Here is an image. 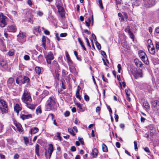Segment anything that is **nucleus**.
Returning a JSON list of instances; mask_svg holds the SVG:
<instances>
[{
  "label": "nucleus",
  "mask_w": 159,
  "mask_h": 159,
  "mask_svg": "<svg viewBox=\"0 0 159 159\" xmlns=\"http://www.w3.org/2000/svg\"><path fill=\"white\" fill-rule=\"evenodd\" d=\"M148 43L149 44L148 45H153L152 40L150 39H148Z\"/></svg>",
  "instance_id": "69168bd1"
},
{
  "label": "nucleus",
  "mask_w": 159,
  "mask_h": 159,
  "mask_svg": "<svg viewBox=\"0 0 159 159\" xmlns=\"http://www.w3.org/2000/svg\"><path fill=\"white\" fill-rule=\"evenodd\" d=\"M144 150L146 152H148V153L150 152V151L149 149V148L147 147H146L145 148H144Z\"/></svg>",
  "instance_id": "e2e57ef3"
},
{
  "label": "nucleus",
  "mask_w": 159,
  "mask_h": 159,
  "mask_svg": "<svg viewBox=\"0 0 159 159\" xmlns=\"http://www.w3.org/2000/svg\"><path fill=\"white\" fill-rule=\"evenodd\" d=\"M0 111H1L2 114L6 113L7 112L8 110V107L5 102L2 99H0Z\"/></svg>",
  "instance_id": "7ed1b4c3"
},
{
  "label": "nucleus",
  "mask_w": 159,
  "mask_h": 159,
  "mask_svg": "<svg viewBox=\"0 0 159 159\" xmlns=\"http://www.w3.org/2000/svg\"><path fill=\"white\" fill-rule=\"evenodd\" d=\"M78 41L79 42L81 46L83 49L85 51H86V49L85 48L83 42L80 39V38H78Z\"/></svg>",
  "instance_id": "bb28decb"
},
{
  "label": "nucleus",
  "mask_w": 159,
  "mask_h": 159,
  "mask_svg": "<svg viewBox=\"0 0 159 159\" xmlns=\"http://www.w3.org/2000/svg\"><path fill=\"white\" fill-rule=\"evenodd\" d=\"M70 150L72 152H75L76 150V148L75 146H72L71 147Z\"/></svg>",
  "instance_id": "052dcab7"
},
{
  "label": "nucleus",
  "mask_w": 159,
  "mask_h": 159,
  "mask_svg": "<svg viewBox=\"0 0 159 159\" xmlns=\"http://www.w3.org/2000/svg\"><path fill=\"white\" fill-rule=\"evenodd\" d=\"M134 75L136 79H138L139 77H142L143 74L142 70L136 71L134 74Z\"/></svg>",
  "instance_id": "ddd939ff"
},
{
  "label": "nucleus",
  "mask_w": 159,
  "mask_h": 159,
  "mask_svg": "<svg viewBox=\"0 0 159 159\" xmlns=\"http://www.w3.org/2000/svg\"><path fill=\"white\" fill-rule=\"evenodd\" d=\"M16 83L18 84H24L25 83H28L30 81V79L28 77L24 76L22 78L21 75L19 76L16 80Z\"/></svg>",
  "instance_id": "20e7f679"
},
{
  "label": "nucleus",
  "mask_w": 159,
  "mask_h": 159,
  "mask_svg": "<svg viewBox=\"0 0 159 159\" xmlns=\"http://www.w3.org/2000/svg\"><path fill=\"white\" fill-rule=\"evenodd\" d=\"M53 145L52 144H50V157L52 155V154L53 151Z\"/></svg>",
  "instance_id": "5fc2aeb1"
},
{
  "label": "nucleus",
  "mask_w": 159,
  "mask_h": 159,
  "mask_svg": "<svg viewBox=\"0 0 159 159\" xmlns=\"http://www.w3.org/2000/svg\"><path fill=\"white\" fill-rule=\"evenodd\" d=\"M45 110L46 111L50 110V101L49 100H47L45 105Z\"/></svg>",
  "instance_id": "412c9836"
},
{
  "label": "nucleus",
  "mask_w": 159,
  "mask_h": 159,
  "mask_svg": "<svg viewBox=\"0 0 159 159\" xmlns=\"http://www.w3.org/2000/svg\"><path fill=\"white\" fill-rule=\"evenodd\" d=\"M42 29L43 31L44 34L46 35H48L49 32L47 30L45 29L43 27L41 28Z\"/></svg>",
  "instance_id": "a19ab883"
},
{
  "label": "nucleus",
  "mask_w": 159,
  "mask_h": 159,
  "mask_svg": "<svg viewBox=\"0 0 159 159\" xmlns=\"http://www.w3.org/2000/svg\"><path fill=\"white\" fill-rule=\"evenodd\" d=\"M8 18L4 16L2 14L0 15V26L1 27H4L7 24V21Z\"/></svg>",
  "instance_id": "39448f33"
},
{
  "label": "nucleus",
  "mask_w": 159,
  "mask_h": 159,
  "mask_svg": "<svg viewBox=\"0 0 159 159\" xmlns=\"http://www.w3.org/2000/svg\"><path fill=\"white\" fill-rule=\"evenodd\" d=\"M125 91L127 96L129 100H130V98L129 97L130 95L129 89H125Z\"/></svg>",
  "instance_id": "473e14b6"
},
{
  "label": "nucleus",
  "mask_w": 159,
  "mask_h": 159,
  "mask_svg": "<svg viewBox=\"0 0 159 159\" xmlns=\"http://www.w3.org/2000/svg\"><path fill=\"white\" fill-rule=\"evenodd\" d=\"M22 101L25 103L30 102L32 99L30 92L26 90H25L21 97Z\"/></svg>",
  "instance_id": "f257e3e1"
},
{
  "label": "nucleus",
  "mask_w": 159,
  "mask_h": 159,
  "mask_svg": "<svg viewBox=\"0 0 159 159\" xmlns=\"http://www.w3.org/2000/svg\"><path fill=\"white\" fill-rule=\"evenodd\" d=\"M57 7L61 16L63 18L65 15V12L63 8L59 5H57Z\"/></svg>",
  "instance_id": "1a4fd4ad"
},
{
  "label": "nucleus",
  "mask_w": 159,
  "mask_h": 159,
  "mask_svg": "<svg viewBox=\"0 0 159 159\" xmlns=\"http://www.w3.org/2000/svg\"><path fill=\"white\" fill-rule=\"evenodd\" d=\"M32 117V115L31 114L28 115H22L20 117L23 120H25V119H28Z\"/></svg>",
  "instance_id": "6ab92c4d"
},
{
  "label": "nucleus",
  "mask_w": 159,
  "mask_h": 159,
  "mask_svg": "<svg viewBox=\"0 0 159 159\" xmlns=\"http://www.w3.org/2000/svg\"><path fill=\"white\" fill-rule=\"evenodd\" d=\"M70 72L74 74H76L77 72L76 70V68L74 66L72 67L71 68L69 67Z\"/></svg>",
  "instance_id": "393cba45"
},
{
  "label": "nucleus",
  "mask_w": 159,
  "mask_h": 159,
  "mask_svg": "<svg viewBox=\"0 0 159 159\" xmlns=\"http://www.w3.org/2000/svg\"><path fill=\"white\" fill-rule=\"evenodd\" d=\"M90 21H90V20L89 19V22H87V21H85V23L86 24V25L87 26L89 27V26H90Z\"/></svg>",
  "instance_id": "0e129e2a"
},
{
  "label": "nucleus",
  "mask_w": 159,
  "mask_h": 159,
  "mask_svg": "<svg viewBox=\"0 0 159 159\" xmlns=\"http://www.w3.org/2000/svg\"><path fill=\"white\" fill-rule=\"evenodd\" d=\"M69 132L73 136L75 135L73 130L71 128H69L68 129Z\"/></svg>",
  "instance_id": "ea45409f"
},
{
  "label": "nucleus",
  "mask_w": 159,
  "mask_h": 159,
  "mask_svg": "<svg viewBox=\"0 0 159 159\" xmlns=\"http://www.w3.org/2000/svg\"><path fill=\"white\" fill-rule=\"evenodd\" d=\"M123 18H124V20H126L128 18V16L127 13L125 12H123Z\"/></svg>",
  "instance_id": "8fccbe9b"
},
{
  "label": "nucleus",
  "mask_w": 159,
  "mask_h": 159,
  "mask_svg": "<svg viewBox=\"0 0 159 159\" xmlns=\"http://www.w3.org/2000/svg\"><path fill=\"white\" fill-rule=\"evenodd\" d=\"M14 109L16 113L18 114L19 112V111L21 110V108L18 104H16L14 107Z\"/></svg>",
  "instance_id": "a211bd4d"
},
{
  "label": "nucleus",
  "mask_w": 159,
  "mask_h": 159,
  "mask_svg": "<svg viewBox=\"0 0 159 159\" xmlns=\"http://www.w3.org/2000/svg\"><path fill=\"white\" fill-rule=\"evenodd\" d=\"M85 38L86 40L87 45L89 47H91V46H90V45L89 43V42L88 39L87 38Z\"/></svg>",
  "instance_id": "bf43d9fd"
},
{
  "label": "nucleus",
  "mask_w": 159,
  "mask_h": 159,
  "mask_svg": "<svg viewBox=\"0 0 159 159\" xmlns=\"http://www.w3.org/2000/svg\"><path fill=\"white\" fill-rule=\"evenodd\" d=\"M117 68H118V72L119 73H120V70L121 69V65L120 64H118L117 65Z\"/></svg>",
  "instance_id": "3c124183"
},
{
  "label": "nucleus",
  "mask_w": 159,
  "mask_h": 159,
  "mask_svg": "<svg viewBox=\"0 0 159 159\" xmlns=\"http://www.w3.org/2000/svg\"><path fill=\"white\" fill-rule=\"evenodd\" d=\"M134 62L135 65L138 67H141L143 65L142 62L140 61L137 58L134 59Z\"/></svg>",
  "instance_id": "2eb2a0df"
},
{
  "label": "nucleus",
  "mask_w": 159,
  "mask_h": 159,
  "mask_svg": "<svg viewBox=\"0 0 159 159\" xmlns=\"http://www.w3.org/2000/svg\"><path fill=\"white\" fill-rule=\"evenodd\" d=\"M98 3L99 4V6L101 8L103 9V7L102 5V1L101 0H98Z\"/></svg>",
  "instance_id": "09e8293b"
},
{
  "label": "nucleus",
  "mask_w": 159,
  "mask_h": 159,
  "mask_svg": "<svg viewBox=\"0 0 159 159\" xmlns=\"http://www.w3.org/2000/svg\"><path fill=\"white\" fill-rule=\"evenodd\" d=\"M24 59L25 60L28 61L29 60L30 57L28 55H26L24 56Z\"/></svg>",
  "instance_id": "de8ad7c7"
},
{
  "label": "nucleus",
  "mask_w": 159,
  "mask_h": 159,
  "mask_svg": "<svg viewBox=\"0 0 159 159\" xmlns=\"http://www.w3.org/2000/svg\"><path fill=\"white\" fill-rule=\"evenodd\" d=\"M35 70L36 73L38 75L41 74V70L40 67L36 66L35 68Z\"/></svg>",
  "instance_id": "cd10ccee"
},
{
  "label": "nucleus",
  "mask_w": 159,
  "mask_h": 159,
  "mask_svg": "<svg viewBox=\"0 0 159 159\" xmlns=\"http://www.w3.org/2000/svg\"><path fill=\"white\" fill-rule=\"evenodd\" d=\"M45 57L47 61V63L48 64H50V54L48 53V54L45 55Z\"/></svg>",
  "instance_id": "72a5a7b5"
},
{
  "label": "nucleus",
  "mask_w": 159,
  "mask_h": 159,
  "mask_svg": "<svg viewBox=\"0 0 159 159\" xmlns=\"http://www.w3.org/2000/svg\"><path fill=\"white\" fill-rule=\"evenodd\" d=\"M51 19L52 20V22L53 23L55 24L56 22V20L53 16H50V20Z\"/></svg>",
  "instance_id": "37998d69"
},
{
  "label": "nucleus",
  "mask_w": 159,
  "mask_h": 159,
  "mask_svg": "<svg viewBox=\"0 0 159 159\" xmlns=\"http://www.w3.org/2000/svg\"><path fill=\"white\" fill-rule=\"evenodd\" d=\"M7 85L10 89L13 88L15 84L14 79L12 77L9 78L7 81Z\"/></svg>",
  "instance_id": "6e6552de"
},
{
  "label": "nucleus",
  "mask_w": 159,
  "mask_h": 159,
  "mask_svg": "<svg viewBox=\"0 0 159 159\" xmlns=\"http://www.w3.org/2000/svg\"><path fill=\"white\" fill-rule=\"evenodd\" d=\"M152 107L157 108L158 107H159V98L152 101L151 102Z\"/></svg>",
  "instance_id": "f8f14e48"
},
{
  "label": "nucleus",
  "mask_w": 159,
  "mask_h": 159,
  "mask_svg": "<svg viewBox=\"0 0 159 159\" xmlns=\"http://www.w3.org/2000/svg\"><path fill=\"white\" fill-rule=\"evenodd\" d=\"M102 79L104 81L106 82H108L107 79V78H105L104 75H102Z\"/></svg>",
  "instance_id": "4d7b16f0"
},
{
  "label": "nucleus",
  "mask_w": 159,
  "mask_h": 159,
  "mask_svg": "<svg viewBox=\"0 0 159 159\" xmlns=\"http://www.w3.org/2000/svg\"><path fill=\"white\" fill-rule=\"evenodd\" d=\"M25 68L24 66L22 64H20L19 66V69L20 70H23Z\"/></svg>",
  "instance_id": "4c0bfd02"
},
{
  "label": "nucleus",
  "mask_w": 159,
  "mask_h": 159,
  "mask_svg": "<svg viewBox=\"0 0 159 159\" xmlns=\"http://www.w3.org/2000/svg\"><path fill=\"white\" fill-rule=\"evenodd\" d=\"M67 61L69 66L73 64V61L71 60L70 58L67 59Z\"/></svg>",
  "instance_id": "e433bc0d"
},
{
  "label": "nucleus",
  "mask_w": 159,
  "mask_h": 159,
  "mask_svg": "<svg viewBox=\"0 0 159 159\" xmlns=\"http://www.w3.org/2000/svg\"><path fill=\"white\" fill-rule=\"evenodd\" d=\"M52 63L56 66H58L57 62L55 61H53Z\"/></svg>",
  "instance_id": "774afa93"
},
{
  "label": "nucleus",
  "mask_w": 159,
  "mask_h": 159,
  "mask_svg": "<svg viewBox=\"0 0 159 159\" xmlns=\"http://www.w3.org/2000/svg\"><path fill=\"white\" fill-rule=\"evenodd\" d=\"M102 150L104 152H106L108 151V149L107 146L104 144L102 145Z\"/></svg>",
  "instance_id": "f704fd0d"
},
{
  "label": "nucleus",
  "mask_w": 159,
  "mask_h": 159,
  "mask_svg": "<svg viewBox=\"0 0 159 159\" xmlns=\"http://www.w3.org/2000/svg\"><path fill=\"white\" fill-rule=\"evenodd\" d=\"M16 126L17 127L19 132H22L23 131V130L21 125L19 123L16 124Z\"/></svg>",
  "instance_id": "a878e982"
},
{
  "label": "nucleus",
  "mask_w": 159,
  "mask_h": 159,
  "mask_svg": "<svg viewBox=\"0 0 159 159\" xmlns=\"http://www.w3.org/2000/svg\"><path fill=\"white\" fill-rule=\"evenodd\" d=\"M147 48L149 52L151 54L154 55L155 51L154 46L148 45Z\"/></svg>",
  "instance_id": "9b49d317"
},
{
  "label": "nucleus",
  "mask_w": 159,
  "mask_h": 159,
  "mask_svg": "<svg viewBox=\"0 0 159 159\" xmlns=\"http://www.w3.org/2000/svg\"><path fill=\"white\" fill-rule=\"evenodd\" d=\"M37 114H41L42 113L41 107L40 106L38 107L36 109Z\"/></svg>",
  "instance_id": "7c9ffc66"
},
{
  "label": "nucleus",
  "mask_w": 159,
  "mask_h": 159,
  "mask_svg": "<svg viewBox=\"0 0 159 159\" xmlns=\"http://www.w3.org/2000/svg\"><path fill=\"white\" fill-rule=\"evenodd\" d=\"M0 65L3 68L6 69L7 67V65L6 60L1 59L0 60Z\"/></svg>",
  "instance_id": "4468645a"
},
{
  "label": "nucleus",
  "mask_w": 159,
  "mask_h": 159,
  "mask_svg": "<svg viewBox=\"0 0 159 159\" xmlns=\"http://www.w3.org/2000/svg\"><path fill=\"white\" fill-rule=\"evenodd\" d=\"M7 30L9 32L15 33L16 31L17 27L16 25L13 22H12L7 26Z\"/></svg>",
  "instance_id": "423d86ee"
},
{
  "label": "nucleus",
  "mask_w": 159,
  "mask_h": 159,
  "mask_svg": "<svg viewBox=\"0 0 159 159\" xmlns=\"http://www.w3.org/2000/svg\"><path fill=\"white\" fill-rule=\"evenodd\" d=\"M84 99L86 101H89V97L87 95H85L84 96Z\"/></svg>",
  "instance_id": "6e6d98bb"
},
{
  "label": "nucleus",
  "mask_w": 159,
  "mask_h": 159,
  "mask_svg": "<svg viewBox=\"0 0 159 159\" xmlns=\"http://www.w3.org/2000/svg\"><path fill=\"white\" fill-rule=\"evenodd\" d=\"M39 144H37L35 146V152L37 155L39 156Z\"/></svg>",
  "instance_id": "c85d7f7f"
},
{
  "label": "nucleus",
  "mask_w": 159,
  "mask_h": 159,
  "mask_svg": "<svg viewBox=\"0 0 159 159\" xmlns=\"http://www.w3.org/2000/svg\"><path fill=\"white\" fill-rule=\"evenodd\" d=\"M116 110L115 111V121L116 122H117L118 120V118H119V117H118V116L116 114Z\"/></svg>",
  "instance_id": "c03bdc74"
},
{
  "label": "nucleus",
  "mask_w": 159,
  "mask_h": 159,
  "mask_svg": "<svg viewBox=\"0 0 159 159\" xmlns=\"http://www.w3.org/2000/svg\"><path fill=\"white\" fill-rule=\"evenodd\" d=\"M118 16L121 18V19L122 21L124 20V18H123V16L121 13H119L118 14Z\"/></svg>",
  "instance_id": "a18cd8bd"
},
{
  "label": "nucleus",
  "mask_w": 159,
  "mask_h": 159,
  "mask_svg": "<svg viewBox=\"0 0 159 159\" xmlns=\"http://www.w3.org/2000/svg\"><path fill=\"white\" fill-rule=\"evenodd\" d=\"M38 130L39 129L37 128L34 127L33 128H31L30 129V133L31 135H32V134L36 133L38 131Z\"/></svg>",
  "instance_id": "f3484780"
},
{
  "label": "nucleus",
  "mask_w": 159,
  "mask_h": 159,
  "mask_svg": "<svg viewBox=\"0 0 159 159\" xmlns=\"http://www.w3.org/2000/svg\"><path fill=\"white\" fill-rule=\"evenodd\" d=\"M139 56L141 60L146 64L148 62V58L145 53L140 51H139Z\"/></svg>",
  "instance_id": "0eeeda50"
},
{
  "label": "nucleus",
  "mask_w": 159,
  "mask_h": 159,
  "mask_svg": "<svg viewBox=\"0 0 159 159\" xmlns=\"http://www.w3.org/2000/svg\"><path fill=\"white\" fill-rule=\"evenodd\" d=\"M70 114V112L68 111H66L64 113V115L65 116H68Z\"/></svg>",
  "instance_id": "13d9d810"
},
{
  "label": "nucleus",
  "mask_w": 159,
  "mask_h": 159,
  "mask_svg": "<svg viewBox=\"0 0 159 159\" xmlns=\"http://www.w3.org/2000/svg\"><path fill=\"white\" fill-rule=\"evenodd\" d=\"M98 149L96 148H94L92 150V155L93 156V158H96L98 156Z\"/></svg>",
  "instance_id": "4be33fe9"
},
{
  "label": "nucleus",
  "mask_w": 159,
  "mask_h": 159,
  "mask_svg": "<svg viewBox=\"0 0 159 159\" xmlns=\"http://www.w3.org/2000/svg\"><path fill=\"white\" fill-rule=\"evenodd\" d=\"M17 36V40L21 44H23L26 41V34L21 31H20Z\"/></svg>",
  "instance_id": "f03ea898"
},
{
  "label": "nucleus",
  "mask_w": 159,
  "mask_h": 159,
  "mask_svg": "<svg viewBox=\"0 0 159 159\" xmlns=\"http://www.w3.org/2000/svg\"><path fill=\"white\" fill-rule=\"evenodd\" d=\"M149 127L150 129V136H152L155 134L156 130V128L153 125H150Z\"/></svg>",
  "instance_id": "9d476101"
},
{
  "label": "nucleus",
  "mask_w": 159,
  "mask_h": 159,
  "mask_svg": "<svg viewBox=\"0 0 159 159\" xmlns=\"http://www.w3.org/2000/svg\"><path fill=\"white\" fill-rule=\"evenodd\" d=\"M34 30L36 32L39 33L41 32V30L39 26L34 27Z\"/></svg>",
  "instance_id": "58836bf2"
},
{
  "label": "nucleus",
  "mask_w": 159,
  "mask_h": 159,
  "mask_svg": "<svg viewBox=\"0 0 159 159\" xmlns=\"http://www.w3.org/2000/svg\"><path fill=\"white\" fill-rule=\"evenodd\" d=\"M127 31L130 36V37L132 39H134V35L133 33L130 31V30H127Z\"/></svg>",
  "instance_id": "2f4dec72"
},
{
  "label": "nucleus",
  "mask_w": 159,
  "mask_h": 159,
  "mask_svg": "<svg viewBox=\"0 0 159 159\" xmlns=\"http://www.w3.org/2000/svg\"><path fill=\"white\" fill-rule=\"evenodd\" d=\"M155 0H148V3L149 5L148 7H150L155 4Z\"/></svg>",
  "instance_id": "b1692460"
},
{
  "label": "nucleus",
  "mask_w": 159,
  "mask_h": 159,
  "mask_svg": "<svg viewBox=\"0 0 159 159\" xmlns=\"http://www.w3.org/2000/svg\"><path fill=\"white\" fill-rule=\"evenodd\" d=\"M101 52L102 55L104 58H106L107 57V56L106 55L105 52L103 51H101Z\"/></svg>",
  "instance_id": "603ef678"
},
{
  "label": "nucleus",
  "mask_w": 159,
  "mask_h": 159,
  "mask_svg": "<svg viewBox=\"0 0 159 159\" xmlns=\"http://www.w3.org/2000/svg\"><path fill=\"white\" fill-rule=\"evenodd\" d=\"M15 53L14 50L13 49H11L8 52V55L9 56H13Z\"/></svg>",
  "instance_id": "c9c22d12"
},
{
  "label": "nucleus",
  "mask_w": 159,
  "mask_h": 159,
  "mask_svg": "<svg viewBox=\"0 0 159 159\" xmlns=\"http://www.w3.org/2000/svg\"><path fill=\"white\" fill-rule=\"evenodd\" d=\"M95 44H96L98 49V50H100L101 49V46L100 44L97 41L96 42Z\"/></svg>",
  "instance_id": "79ce46f5"
},
{
  "label": "nucleus",
  "mask_w": 159,
  "mask_h": 159,
  "mask_svg": "<svg viewBox=\"0 0 159 159\" xmlns=\"http://www.w3.org/2000/svg\"><path fill=\"white\" fill-rule=\"evenodd\" d=\"M37 14L39 16H42L43 15V13L40 11H36Z\"/></svg>",
  "instance_id": "864d4df0"
},
{
  "label": "nucleus",
  "mask_w": 159,
  "mask_h": 159,
  "mask_svg": "<svg viewBox=\"0 0 159 159\" xmlns=\"http://www.w3.org/2000/svg\"><path fill=\"white\" fill-rule=\"evenodd\" d=\"M45 42H46V37L44 36H43L42 39V45L44 48L45 49Z\"/></svg>",
  "instance_id": "c756f323"
},
{
  "label": "nucleus",
  "mask_w": 159,
  "mask_h": 159,
  "mask_svg": "<svg viewBox=\"0 0 159 159\" xmlns=\"http://www.w3.org/2000/svg\"><path fill=\"white\" fill-rule=\"evenodd\" d=\"M56 106L55 101L50 97V107H52V109L55 108Z\"/></svg>",
  "instance_id": "dca6fc26"
},
{
  "label": "nucleus",
  "mask_w": 159,
  "mask_h": 159,
  "mask_svg": "<svg viewBox=\"0 0 159 159\" xmlns=\"http://www.w3.org/2000/svg\"><path fill=\"white\" fill-rule=\"evenodd\" d=\"M143 106L147 110H149L150 109V107L147 101H145L143 103Z\"/></svg>",
  "instance_id": "aec40b11"
},
{
  "label": "nucleus",
  "mask_w": 159,
  "mask_h": 159,
  "mask_svg": "<svg viewBox=\"0 0 159 159\" xmlns=\"http://www.w3.org/2000/svg\"><path fill=\"white\" fill-rule=\"evenodd\" d=\"M75 104L77 106V107L79 108L80 109H82V107L81 104L79 103H78L77 102H75Z\"/></svg>",
  "instance_id": "49530a36"
},
{
  "label": "nucleus",
  "mask_w": 159,
  "mask_h": 159,
  "mask_svg": "<svg viewBox=\"0 0 159 159\" xmlns=\"http://www.w3.org/2000/svg\"><path fill=\"white\" fill-rule=\"evenodd\" d=\"M29 102H26V103H25L26 104L27 107L31 109H34L35 108V106L33 104L29 103Z\"/></svg>",
  "instance_id": "5701e85b"
},
{
  "label": "nucleus",
  "mask_w": 159,
  "mask_h": 159,
  "mask_svg": "<svg viewBox=\"0 0 159 159\" xmlns=\"http://www.w3.org/2000/svg\"><path fill=\"white\" fill-rule=\"evenodd\" d=\"M156 48L157 49H159V42H156Z\"/></svg>",
  "instance_id": "680f3d73"
},
{
  "label": "nucleus",
  "mask_w": 159,
  "mask_h": 159,
  "mask_svg": "<svg viewBox=\"0 0 159 159\" xmlns=\"http://www.w3.org/2000/svg\"><path fill=\"white\" fill-rule=\"evenodd\" d=\"M67 35L66 33H61L60 35L61 37H65Z\"/></svg>",
  "instance_id": "338daca9"
}]
</instances>
